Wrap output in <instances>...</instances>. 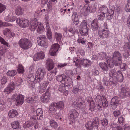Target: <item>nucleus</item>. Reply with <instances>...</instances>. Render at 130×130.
Returning a JSON list of instances; mask_svg holds the SVG:
<instances>
[{
  "mask_svg": "<svg viewBox=\"0 0 130 130\" xmlns=\"http://www.w3.org/2000/svg\"><path fill=\"white\" fill-rule=\"evenodd\" d=\"M0 42L2 44L6 45L7 47H8L9 44L6 42L4 40V39L0 36Z\"/></svg>",
  "mask_w": 130,
  "mask_h": 130,
  "instance_id": "nucleus-57",
  "label": "nucleus"
},
{
  "mask_svg": "<svg viewBox=\"0 0 130 130\" xmlns=\"http://www.w3.org/2000/svg\"><path fill=\"white\" fill-rule=\"evenodd\" d=\"M56 108L62 110L64 108V105L62 101H60L57 103H55Z\"/></svg>",
  "mask_w": 130,
  "mask_h": 130,
  "instance_id": "nucleus-40",
  "label": "nucleus"
},
{
  "mask_svg": "<svg viewBox=\"0 0 130 130\" xmlns=\"http://www.w3.org/2000/svg\"><path fill=\"white\" fill-rule=\"evenodd\" d=\"M120 101V99L117 96L112 98L111 101V104L112 108L115 109L119 104Z\"/></svg>",
  "mask_w": 130,
  "mask_h": 130,
  "instance_id": "nucleus-19",
  "label": "nucleus"
},
{
  "mask_svg": "<svg viewBox=\"0 0 130 130\" xmlns=\"http://www.w3.org/2000/svg\"><path fill=\"white\" fill-rule=\"evenodd\" d=\"M82 59L79 58L77 57H75L73 58V63H75V66L79 68L81 67L82 65Z\"/></svg>",
  "mask_w": 130,
  "mask_h": 130,
  "instance_id": "nucleus-25",
  "label": "nucleus"
},
{
  "mask_svg": "<svg viewBox=\"0 0 130 130\" xmlns=\"http://www.w3.org/2000/svg\"><path fill=\"white\" fill-rule=\"evenodd\" d=\"M51 95L48 91H46L42 99V101L44 102H46L49 100Z\"/></svg>",
  "mask_w": 130,
  "mask_h": 130,
  "instance_id": "nucleus-34",
  "label": "nucleus"
},
{
  "mask_svg": "<svg viewBox=\"0 0 130 130\" xmlns=\"http://www.w3.org/2000/svg\"><path fill=\"white\" fill-rule=\"evenodd\" d=\"M98 57L100 59H105L107 58L106 53L104 52H101L98 54Z\"/></svg>",
  "mask_w": 130,
  "mask_h": 130,
  "instance_id": "nucleus-49",
  "label": "nucleus"
},
{
  "mask_svg": "<svg viewBox=\"0 0 130 130\" xmlns=\"http://www.w3.org/2000/svg\"><path fill=\"white\" fill-rule=\"evenodd\" d=\"M84 39V38H79L77 40V42L78 43H81L83 44H85V41H84L83 40Z\"/></svg>",
  "mask_w": 130,
  "mask_h": 130,
  "instance_id": "nucleus-64",
  "label": "nucleus"
},
{
  "mask_svg": "<svg viewBox=\"0 0 130 130\" xmlns=\"http://www.w3.org/2000/svg\"><path fill=\"white\" fill-rule=\"evenodd\" d=\"M62 83L64 84L66 86H68L69 85L70 86L71 83V79L69 77L64 76Z\"/></svg>",
  "mask_w": 130,
  "mask_h": 130,
  "instance_id": "nucleus-32",
  "label": "nucleus"
},
{
  "mask_svg": "<svg viewBox=\"0 0 130 130\" xmlns=\"http://www.w3.org/2000/svg\"><path fill=\"white\" fill-rule=\"evenodd\" d=\"M100 11L104 13L105 14V13L108 12L109 13V10L104 5H102L99 8Z\"/></svg>",
  "mask_w": 130,
  "mask_h": 130,
  "instance_id": "nucleus-42",
  "label": "nucleus"
},
{
  "mask_svg": "<svg viewBox=\"0 0 130 130\" xmlns=\"http://www.w3.org/2000/svg\"><path fill=\"white\" fill-rule=\"evenodd\" d=\"M16 22L18 24L22 27H26L29 25V21L27 19L18 18L16 20Z\"/></svg>",
  "mask_w": 130,
  "mask_h": 130,
  "instance_id": "nucleus-10",
  "label": "nucleus"
},
{
  "mask_svg": "<svg viewBox=\"0 0 130 130\" xmlns=\"http://www.w3.org/2000/svg\"><path fill=\"white\" fill-rule=\"evenodd\" d=\"M108 120L106 118H104L101 120V123L102 125L104 126H106L108 125Z\"/></svg>",
  "mask_w": 130,
  "mask_h": 130,
  "instance_id": "nucleus-53",
  "label": "nucleus"
},
{
  "mask_svg": "<svg viewBox=\"0 0 130 130\" xmlns=\"http://www.w3.org/2000/svg\"><path fill=\"white\" fill-rule=\"evenodd\" d=\"M46 68L48 71H50L53 69L54 67V64L52 59H48L46 61Z\"/></svg>",
  "mask_w": 130,
  "mask_h": 130,
  "instance_id": "nucleus-22",
  "label": "nucleus"
},
{
  "mask_svg": "<svg viewBox=\"0 0 130 130\" xmlns=\"http://www.w3.org/2000/svg\"><path fill=\"white\" fill-rule=\"evenodd\" d=\"M49 83V82L47 81H45L42 84H40V86L46 89V87L48 84Z\"/></svg>",
  "mask_w": 130,
  "mask_h": 130,
  "instance_id": "nucleus-63",
  "label": "nucleus"
},
{
  "mask_svg": "<svg viewBox=\"0 0 130 130\" xmlns=\"http://www.w3.org/2000/svg\"><path fill=\"white\" fill-rule=\"evenodd\" d=\"M78 115V112L74 109L71 110L69 112V115L72 120H74L77 117Z\"/></svg>",
  "mask_w": 130,
  "mask_h": 130,
  "instance_id": "nucleus-23",
  "label": "nucleus"
},
{
  "mask_svg": "<svg viewBox=\"0 0 130 130\" xmlns=\"http://www.w3.org/2000/svg\"><path fill=\"white\" fill-rule=\"evenodd\" d=\"M84 103L83 98L81 96H77L76 101L74 102L73 106L78 108H82L83 103Z\"/></svg>",
  "mask_w": 130,
  "mask_h": 130,
  "instance_id": "nucleus-11",
  "label": "nucleus"
},
{
  "mask_svg": "<svg viewBox=\"0 0 130 130\" xmlns=\"http://www.w3.org/2000/svg\"><path fill=\"white\" fill-rule=\"evenodd\" d=\"M55 36L57 42H60L61 41L62 35L60 33L56 32L55 34Z\"/></svg>",
  "mask_w": 130,
  "mask_h": 130,
  "instance_id": "nucleus-52",
  "label": "nucleus"
},
{
  "mask_svg": "<svg viewBox=\"0 0 130 130\" xmlns=\"http://www.w3.org/2000/svg\"><path fill=\"white\" fill-rule=\"evenodd\" d=\"M15 85L13 82L10 83L8 85V87L6 88L4 90V92L6 94H8L12 92L14 90Z\"/></svg>",
  "mask_w": 130,
  "mask_h": 130,
  "instance_id": "nucleus-14",
  "label": "nucleus"
},
{
  "mask_svg": "<svg viewBox=\"0 0 130 130\" xmlns=\"http://www.w3.org/2000/svg\"><path fill=\"white\" fill-rule=\"evenodd\" d=\"M86 100L90 105L89 110L91 111H94L95 106L92 99L91 96H88L86 98Z\"/></svg>",
  "mask_w": 130,
  "mask_h": 130,
  "instance_id": "nucleus-21",
  "label": "nucleus"
},
{
  "mask_svg": "<svg viewBox=\"0 0 130 130\" xmlns=\"http://www.w3.org/2000/svg\"><path fill=\"white\" fill-rule=\"evenodd\" d=\"M12 128L14 129H16L19 128V123L18 121H14L11 123Z\"/></svg>",
  "mask_w": 130,
  "mask_h": 130,
  "instance_id": "nucleus-48",
  "label": "nucleus"
},
{
  "mask_svg": "<svg viewBox=\"0 0 130 130\" xmlns=\"http://www.w3.org/2000/svg\"><path fill=\"white\" fill-rule=\"evenodd\" d=\"M121 93L120 94L121 98H125L126 96L129 95H130V93L128 92V89L126 87H123L121 90Z\"/></svg>",
  "mask_w": 130,
  "mask_h": 130,
  "instance_id": "nucleus-27",
  "label": "nucleus"
},
{
  "mask_svg": "<svg viewBox=\"0 0 130 130\" xmlns=\"http://www.w3.org/2000/svg\"><path fill=\"white\" fill-rule=\"evenodd\" d=\"M57 72L56 68H55L53 71H52L51 72L48 74L47 76V79L50 81L52 80L54 78Z\"/></svg>",
  "mask_w": 130,
  "mask_h": 130,
  "instance_id": "nucleus-24",
  "label": "nucleus"
},
{
  "mask_svg": "<svg viewBox=\"0 0 130 130\" xmlns=\"http://www.w3.org/2000/svg\"><path fill=\"white\" fill-rule=\"evenodd\" d=\"M18 44L20 47L24 50L28 49L32 45L31 42L26 38H22L20 39Z\"/></svg>",
  "mask_w": 130,
  "mask_h": 130,
  "instance_id": "nucleus-3",
  "label": "nucleus"
},
{
  "mask_svg": "<svg viewBox=\"0 0 130 130\" xmlns=\"http://www.w3.org/2000/svg\"><path fill=\"white\" fill-rule=\"evenodd\" d=\"M7 77L5 76H3L1 78V82L2 84H5L7 82Z\"/></svg>",
  "mask_w": 130,
  "mask_h": 130,
  "instance_id": "nucleus-59",
  "label": "nucleus"
},
{
  "mask_svg": "<svg viewBox=\"0 0 130 130\" xmlns=\"http://www.w3.org/2000/svg\"><path fill=\"white\" fill-rule=\"evenodd\" d=\"M60 45L57 43H55L53 44L49 51L50 55L52 56H55L56 55L57 51L60 48Z\"/></svg>",
  "mask_w": 130,
  "mask_h": 130,
  "instance_id": "nucleus-12",
  "label": "nucleus"
},
{
  "mask_svg": "<svg viewBox=\"0 0 130 130\" xmlns=\"http://www.w3.org/2000/svg\"><path fill=\"white\" fill-rule=\"evenodd\" d=\"M64 75H60L58 76H57L56 78V79L59 82H62L63 78L64 77Z\"/></svg>",
  "mask_w": 130,
  "mask_h": 130,
  "instance_id": "nucleus-56",
  "label": "nucleus"
},
{
  "mask_svg": "<svg viewBox=\"0 0 130 130\" xmlns=\"http://www.w3.org/2000/svg\"><path fill=\"white\" fill-rule=\"evenodd\" d=\"M52 3L51 2H49L47 4V10L48 12H50L52 11Z\"/></svg>",
  "mask_w": 130,
  "mask_h": 130,
  "instance_id": "nucleus-54",
  "label": "nucleus"
},
{
  "mask_svg": "<svg viewBox=\"0 0 130 130\" xmlns=\"http://www.w3.org/2000/svg\"><path fill=\"white\" fill-rule=\"evenodd\" d=\"M46 29L47 37L48 39H51L52 38V33L48 22L46 23Z\"/></svg>",
  "mask_w": 130,
  "mask_h": 130,
  "instance_id": "nucleus-28",
  "label": "nucleus"
},
{
  "mask_svg": "<svg viewBox=\"0 0 130 130\" xmlns=\"http://www.w3.org/2000/svg\"><path fill=\"white\" fill-rule=\"evenodd\" d=\"M45 9H44L43 10H38L36 11L35 13V15L36 16L41 15L42 14V13H41L43 11H45Z\"/></svg>",
  "mask_w": 130,
  "mask_h": 130,
  "instance_id": "nucleus-61",
  "label": "nucleus"
},
{
  "mask_svg": "<svg viewBox=\"0 0 130 130\" xmlns=\"http://www.w3.org/2000/svg\"><path fill=\"white\" fill-rule=\"evenodd\" d=\"M38 27L37 28V32L39 34L43 33L44 30V28L41 22H38Z\"/></svg>",
  "mask_w": 130,
  "mask_h": 130,
  "instance_id": "nucleus-31",
  "label": "nucleus"
},
{
  "mask_svg": "<svg viewBox=\"0 0 130 130\" xmlns=\"http://www.w3.org/2000/svg\"><path fill=\"white\" fill-rule=\"evenodd\" d=\"M50 125L51 126L55 129H56L58 126V124L55 121L51 120L50 121Z\"/></svg>",
  "mask_w": 130,
  "mask_h": 130,
  "instance_id": "nucleus-43",
  "label": "nucleus"
},
{
  "mask_svg": "<svg viewBox=\"0 0 130 130\" xmlns=\"http://www.w3.org/2000/svg\"><path fill=\"white\" fill-rule=\"evenodd\" d=\"M18 115L17 111L15 110L12 109L10 110L8 113L9 117L11 118H13Z\"/></svg>",
  "mask_w": 130,
  "mask_h": 130,
  "instance_id": "nucleus-39",
  "label": "nucleus"
},
{
  "mask_svg": "<svg viewBox=\"0 0 130 130\" xmlns=\"http://www.w3.org/2000/svg\"><path fill=\"white\" fill-rule=\"evenodd\" d=\"M37 42L39 45L45 47L47 46L46 38L45 36L42 35H40L37 38Z\"/></svg>",
  "mask_w": 130,
  "mask_h": 130,
  "instance_id": "nucleus-9",
  "label": "nucleus"
},
{
  "mask_svg": "<svg viewBox=\"0 0 130 130\" xmlns=\"http://www.w3.org/2000/svg\"><path fill=\"white\" fill-rule=\"evenodd\" d=\"M45 69L43 68H40L37 70L36 74L35 80H37V83L39 82L42 80L45 74Z\"/></svg>",
  "mask_w": 130,
  "mask_h": 130,
  "instance_id": "nucleus-4",
  "label": "nucleus"
},
{
  "mask_svg": "<svg viewBox=\"0 0 130 130\" xmlns=\"http://www.w3.org/2000/svg\"><path fill=\"white\" fill-rule=\"evenodd\" d=\"M96 7L94 4H91L90 6L86 5L83 8L84 12L89 11L90 12H93L96 10Z\"/></svg>",
  "mask_w": 130,
  "mask_h": 130,
  "instance_id": "nucleus-17",
  "label": "nucleus"
},
{
  "mask_svg": "<svg viewBox=\"0 0 130 130\" xmlns=\"http://www.w3.org/2000/svg\"><path fill=\"white\" fill-rule=\"evenodd\" d=\"M17 71L19 74H22L24 73L25 70L22 64H19L18 67Z\"/></svg>",
  "mask_w": 130,
  "mask_h": 130,
  "instance_id": "nucleus-44",
  "label": "nucleus"
},
{
  "mask_svg": "<svg viewBox=\"0 0 130 130\" xmlns=\"http://www.w3.org/2000/svg\"><path fill=\"white\" fill-rule=\"evenodd\" d=\"M16 70H8L7 73V76H14L16 74Z\"/></svg>",
  "mask_w": 130,
  "mask_h": 130,
  "instance_id": "nucleus-45",
  "label": "nucleus"
},
{
  "mask_svg": "<svg viewBox=\"0 0 130 130\" xmlns=\"http://www.w3.org/2000/svg\"><path fill=\"white\" fill-rule=\"evenodd\" d=\"M49 83V82L47 81H45L42 84H40V86L46 89V87L48 84Z\"/></svg>",
  "mask_w": 130,
  "mask_h": 130,
  "instance_id": "nucleus-62",
  "label": "nucleus"
},
{
  "mask_svg": "<svg viewBox=\"0 0 130 130\" xmlns=\"http://www.w3.org/2000/svg\"><path fill=\"white\" fill-rule=\"evenodd\" d=\"M0 42L2 44L6 45L7 47H8L9 44L6 42L4 40V39L0 36Z\"/></svg>",
  "mask_w": 130,
  "mask_h": 130,
  "instance_id": "nucleus-58",
  "label": "nucleus"
},
{
  "mask_svg": "<svg viewBox=\"0 0 130 130\" xmlns=\"http://www.w3.org/2000/svg\"><path fill=\"white\" fill-rule=\"evenodd\" d=\"M79 30L82 35L84 36L88 35V28L86 21L84 20L81 23L79 26Z\"/></svg>",
  "mask_w": 130,
  "mask_h": 130,
  "instance_id": "nucleus-6",
  "label": "nucleus"
},
{
  "mask_svg": "<svg viewBox=\"0 0 130 130\" xmlns=\"http://www.w3.org/2000/svg\"><path fill=\"white\" fill-rule=\"evenodd\" d=\"M98 18L99 20H103L105 17V14L101 12H99L98 14Z\"/></svg>",
  "mask_w": 130,
  "mask_h": 130,
  "instance_id": "nucleus-47",
  "label": "nucleus"
},
{
  "mask_svg": "<svg viewBox=\"0 0 130 130\" xmlns=\"http://www.w3.org/2000/svg\"><path fill=\"white\" fill-rule=\"evenodd\" d=\"M37 119L38 120H42L43 117V112L41 108L37 109L36 111Z\"/></svg>",
  "mask_w": 130,
  "mask_h": 130,
  "instance_id": "nucleus-29",
  "label": "nucleus"
},
{
  "mask_svg": "<svg viewBox=\"0 0 130 130\" xmlns=\"http://www.w3.org/2000/svg\"><path fill=\"white\" fill-rule=\"evenodd\" d=\"M101 96L100 95H98L96 98L95 101L96 102V103L98 109L101 110L102 109V104L101 101L99 100L100 99Z\"/></svg>",
  "mask_w": 130,
  "mask_h": 130,
  "instance_id": "nucleus-30",
  "label": "nucleus"
},
{
  "mask_svg": "<svg viewBox=\"0 0 130 130\" xmlns=\"http://www.w3.org/2000/svg\"><path fill=\"white\" fill-rule=\"evenodd\" d=\"M102 29L99 31V35L101 38H105L107 37L108 35L109 31L107 29V23L105 22L104 24Z\"/></svg>",
  "mask_w": 130,
  "mask_h": 130,
  "instance_id": "nucleus-5",
  "label": "nucleus"
},
{
  "mask_svg": "<svg viewBox=\"0 0 130 130\" xmlns=\"http://www.w3.org/2000/svg\"><path fill=\"white\" fill-rule=\"evenodd\" d=\"M34 97H29L26 100V101L28 103H34L36 100L34 99Z\"/></svg>",
  "mask_w": 130,
  "mask_h": 130,
  "instance_id": "nucleus-55",
  "label": "nucleus"
},
{
  "mask_svg": "<svg viewBox=\"0 0 130 130\" xmlns=\"http://www.w3.org/2000/svg\"><path fill=\"white\" fill-rule=\"evenodd\" d=\"M44 57L45 54L44 53L42 52H41L34 55L33 59L34 61H36L40 59H43Z\"/></svg>",
  "mask_w": 130,
  "mask_h": 130,
  "instance_id": "nucleus-20",
  "label": "nucleus"
},
{
  "mask_svg": "<svg viewBox=\"0 0 130 130\" xmlns=\"http://www.w3.org/2000/svg\"><path fill=\"white\" fill-rule=\"evenodd\" d=\"M93 122L92 123V125L93 127H95L97 128L99 125V120L98 118H95L93 119Z\"/></svg>",
  "mask_w": 130,
  "mask_h": 130,
  "instance_id": "nucleus-51",
  "label": "nucleus"
},
{
  "mask_svg": "<svg viewBox=\"0 0 130 130\" xmlns=\"http://www.w3.org/2000/svg\"><path fill=\"white\" fill-rule=\"evenodd\" d=\"M130 46L128 44L125 43L123 51V53L124 57L127 58L130 54Z\"/></svg>",
  "mask_w": 130,
  "mask_h": 130,
  "instance_id": "nucleus-16",
  "label": "nucleus"
},
{
  "mask_svg": "<svg viewBox=\"0 0 130 130\" xmlns=\"http://www.w3.org/2000/svg\"><path fill=\"white\" fill-rule=\"evenodd\" d=\"M38 22L37 19L36 18L33 19L31 21L29 28L31 31H34L36 28Z\"/></svg>",
  "mask_w": 130,
  "mask_h": 130,
  "instance_id": "nucleus-18",
  "label": "nucleus"
},
{
  "mask_svg": "<svg viewBox=\"0 0 130 130\" xmlns=\"http://www.w3.org/2000/svg\"><path fill=\"white\" fill-rule=\"evenodd\" d=\"M56 106H55V103L52 102L50 104L49 106V110L50 112L53 113L55 112L56 111Z\"/></svg>",
  "mask_w": 130,
  "mask_h": 130,
  "instance_id": "nucleus-38",
  "label": "nucleus"
},
{
  "mask_svg": "<svg viewBox=\"0 0 130 130\" xmlns=\"http://www.w3.org/2000/svg\"><path fill=\"white\" fill-rule=\"evenodd\" d=\"M125 7V10L126 12H130V0H128Z\"/></svg>",
  "mask_w": 130,
  "mask_h": 130,
  "instance_id": "nucleus-50",
  "label": "nucleus"
},
{
  "mask_svg": "<svg viewBox=\"0 0 130 130\" xmlns=\"http://www.w3.org/2000/svg\"><path fill=\"white\" fill-rule=\"evenodd\" d=\"M107 62L109 66V67L112 68L114 66V64L117 66L119 64L118 61H121V56L120 53L118 51L114 52L112 58L109 57Z\"/></svg>",
  "mask_w": 130,
  "mask_h": 130,
  "instance_id": "nucleus-2",
  "label": "nucleus"
},
{
  "mask_svg": "<svg viewBox=\"0 0 130 130\" xmlns=\"http://www.w3.org/2000/svg\"><path fill=\"white\" fill-rule=\"evenodd\" d=\"M24 10L20 6H18L15 9V14L17 15H20L23 14Z\"/></svg>",
  "mask_w": 130,
  "mask_h": 130,
  "instance_id": "nucleus-36",
  "label": "nucleus"
},
{
  "mask_svg": "<svg viewBox=\"0 0 130 130\" xmlns=\"http://www.w3.org/2000/svg\"><path fill=\"white\" fill-rule=\"evenodd\" d=\"M36 119V116H32L30 118V121L25 122L23 124V126L24 128H27L32 126L34 125L33 121L35 120Z\"/></svg>",
  "mask_w": 130,
  "mask_h": 130,
  "instance_id": "nucleus-13",
  "label": "nucleus"
},
{
  "mask_svg": "<svg viewBox=\"0 0 130 130\" xmlns=\"http://www.w3.org/2000/svg\"><path fill=\"white\" fill-rule=\"evenodd\" d=\"M82 65L84 68L89 67L90 66L91 64V62L88 59H83L82 60Z\"/></svg>",
  "mask_w": 130,
  "mask_h": 130,
  "instance_id": "nucleus-33",
  "label": "nucleus"
},
{
  "mask_svg": "<svg viewBox=\"0 0 130 130\" xmlns=\"http://www.w3.org/2000/svg\"><path fill=\"white\" fill-rule=\"evenodd\" d=\"M109 76L111 77L109 80L112 83L115 84L117 81L122 82L123 77L121 71L120 70L116 71L115 69H111L109 73Z\"/></svg>",
  "mask_w": 130,
  "mask_h": 130,
  "instance_id": "nucleus-1",
  "label": "nucleus"
},
{
  "mask_svg": "<svg viewBox=\"0 0 130 130\" xmlns=\"http://www.w3.org/2000/svg\"><path fill=\"white\" fill-rule=\"evenodd\" d=\"M6 50L3 48L2 46H0V55L2 56L6 52Z\"/></svg>",
  "mask_w": 130,
  "mask_h": 130,
  "instance_id": "nucleus-60",
  "label": "nucleus"
},
{
  "mask_svg": "<svg viewBox=\"0 0 130 130\" xmlns=\"http://www.w3.org/2000/svg\"><path fill=\"white\" fill-rule=\"evenodd\" d=\"M75 14V13H73L72 16V19L74 24L76 25H77L79 23L78 19L77 14Z\"/></svg>",
  "mask_w": 130,
  "mask_h": 130,
  "instance_id": "nucleus-41",
  "label": "nucleus"
},
{
  "mask_svg": "<svg viewBox=\"0 0 130 130\" xmlns=\"http://www.w3.org/2000/svg\"><path fill=\"white\" fill-rule=\"evenodd\" d=\"M100 99H99L101 101V104L104 107H107L108 106V103L105 98L102 96H101Z\"/></svg>",
  "mask_w": 130,
  "mask_h": 130,
  "instance_id": "nucleus-37",
  "label": "nucleus"
},
{
  "mask_svg": "<svg viewBox=\"0 0 130 130\" xmlns=\"http://www.w3.org/2000/svg\"><path fill=\"white\" fill-rule=\"evenodd\" d=\"M99 27L98 22L97 19H94L91 24V27L93 31L97 30Z\"/></svg>",
  "mask_w": 130,
  "mask_h": 130,
  "instance_id": "nucleus-35",
  "label": "nucleus"
},
{
  "mask_svg": "<svg viewBox=\"0 0 130 130\" xmlns=\"http://www.w3.org/2000/svg\"><path fill=\"white\" fill-rule=\"evenodd\" d=\"M31 75H29L27 78V80L28 85L29 87L31 88H32L34 87L35 83H37V80H35L33 76H31Z\"/></svg>",
  "mask_w": 130,
  "mask_h": 130,
  "instance_id": "nucleus-15",
  "label": "nucleus"
},
{
  "mask_svg": "<svg viewBox=\"0 0 130 130\" xmlns=\"http://www.w3.org/2000/svg\"><path fill=\"white\" fill-rule=\"evenodd\" d=\"M86 126L87 130H92L93 127L92 122L91 121L88 122L86 124Z\"/></svg>",
  "mask_w": 130,
  "mask_h": 130,
  "instance_id": "nucleus-46",
  "label": "nucleus"
},
{
  "mask_svg": "<svg viewBox=\"0 0 130 130\" xmlns=\"http://www.w3.org/2000/svg\"><path fill=\"white\" fill-rule=\"evenodd\" d=\"M63 30V36L65 37L74 35L75 32L72 27H68V28L66 27H64Z\"/></svg>",
  "mask_w": 130,
  "mask_h": 130,
  "instance_id": "nucleus-8",
  "label": "nucleus"
},
{
  "mask_svg": "<svg viewBox=\"0 0 130 130\" xmlns=\"http://www.w3.org/2000/svg\"><path fill=\"white\" fill-rule=\"evenodd\" d=\"M99 65L103 71L107 72L108 70L109 65L104 62H102L99 63Z\"/></svg>",
  "mask_w": 130,
  "mask_h": 130,
  "instance_id": "nucleus-26",
  "label": "nucleus"
},
{
  "mask_svg": "<svg viewBox=\"0 0 130 130\" xmlns=\"http://www.w3.org/2000/svg\"><path fill=\"white\" fill-rule=\"evenodd\" d=\"M12 100H15L17 105H22L23 103L24 97L21 94H15L12 96Z\"/></svg>",
  "mask_w": 130,
  "mask_h": 130,
  "instance_id": "nucleus-7",
  "label": "nucleus"
}]
</instances>
